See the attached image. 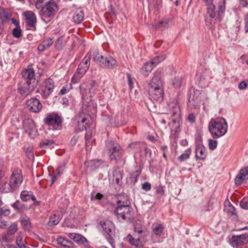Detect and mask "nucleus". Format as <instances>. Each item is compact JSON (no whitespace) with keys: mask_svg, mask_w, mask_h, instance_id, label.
<instances>
[{"mask_svg":"<svg viewBox=\"0 0 248 248\" xmlns=\"http://www.w3.org/2000/svg\"><path fill=\"white\" fill-rule=\"evenodd\" d=\"M54 82L50 78L46 79L44 82L42 86V92L44 97H48L54 89Z\"/></svg>","mask_w":248,"mask_h":248,"instance_id":"6ab92c4d","label":"nucleus"},{"mask_svg":"<svg viewBox=\"0 0 248 248\" xmlns=\"http://www.w3.org/2000/svg\"><path fill=\"white\" fill-rule=\"evenodd\" d=\"M16 244L19 248H29L27 246L24 236L22 232H19L16 237Z\"/></svg>","mask_w":248,"mask_h":248,"instance_id":"cd10ccee","label":"nucleus"},{"mask_svg":"<svg viewBox=\"0 0 248 248\" xmlns=\"http://www.w3.org/2000/svg\"><path fill=\"white\" fill-rule=\"evenodd\" d=\"M172 121L176 127H178L179 126V123L181 121V116L179 113L174 112L172 114Z\"/></svg>","mask_w":248,"mask_h":248,"instance_id":"c03bdc74","label":"nucleus"},{"mask_svg":"<svg viewBox=\"0 0 248 248\" xmlns=\"http://www.w3.org/2000/svg\"><path fill=\"white\" fill-rule=\"evenodd\" d=\"M239 2L243 8H246L248 5V2L247 0H239Z\"/></svg>","mask_w":248,"mask_h":248,"instance_id":"0e129e2a","label":"nucleus"},{"mask_svg":"<svg viewBox=\"0 0 248 248\" xmlns=\"http://www.w3.org/2000/svg\"><path fill=\"white\" fill-rule=\"evenodd\" d=\"M247 86L248 84L245 81H242L239 83L238 89L240 90H244L247 88Z\"/></svg>","mask_w":248,"mask_h":248,"instance_id":"6e6d98bb","label":"nucleus"},{"mask_svg":"<svg viewBox=\"0 0 248 248\" xmlns=\"http://www.w3.org/2000/svg\"><path fill=\"white\" fill-rule=\"evenodd\" d=\"M217 142L216 140L210 139L209 140V148L213 150L217 148Z\"/></svg>","mask_w":248,"mask_h":248,"instance_id":"8fccbe9b","label":"nucleus"},{"mask_svg":"<svg viewBox=\"0 0 248 248\" xmlns=\"http://www.w3.org/2000/svg\"><path fill=\"white\" fill-rule=\"evenodd\" d=\"M149 232L144 230L140 224H136L134 226V232L132 234H128L125 238V240L132 246L137 248H142V243L147 241V237Z\"/></svg>","mask_w":248,"mask_h":248,"instance_id":"f03ea898","label":"nucleus"},{"mask_svg":"<svg viewBox=\"0 0 248 248\" xmlns=\"http://www.w3.org/2000/svg\"><path fill=\"white\" fill-rule=\"evenodd\" d=\"M90 56L86 55L78 66L77 71L72 78L71 81L74 84L78 83L89 69L90 64Z\"/></svg>","mask_w":248,"mask_h":248,"instance_id":"423d86ee","label":"nucleus"},{"mask_svg":"<svg viewBox=\"0 0 248 248\" xmlns=\"http://www.w3.org/2000/svg\"><path fill=\"white\" fill-rule=\"evenodd\" d=\"M57 244L64 248H70L72 247L73 243L62 237H58L57 239Z\"/></svg>","mask_w":248,"mask_h":248,"instance_id":"2f4dec72","label":"nucleus"},{"mask_svg":"<svg viewBox=\"0 0 248 248\" xmlns=\"http://www.w3.org/2000/svg\"><path fill=\"white\" fill-rule=\"evenodd\" d=\"M113 181L119 185L123 179V172L119 170H115L113 171Z\"/></svg>","mask_w":248,"mask_h":248,"instance_id":"4c0bfd02","label":"nucleus"},{"mask_svg":"<svg viewBox=\"0 0 248 248\" xmlns=\"http://www.w3.org/2000/svg\"><path fill=\"white\" fill-rule=\"evenodd\" d=\"M144 144L143 142H135L129 145V147L134 150L136 153L140 152L144 147Z\"/></svg>","mask_w":248,"mask_h":248,"instance_id":"58836bf2","label":"nucleus"},{"mask_svg":"<svg viewBox=\"0 0 248 248\" xmlns=\"http://www.w3.org/2000/svg\"><path fill=\"white\" fill-rule=\"evenodd\" d=\"M224 205V210L228 215L231 216H234L235 217H237L235 209L229 201H225Z\"/></svg>","mask_w":248,"mask_h":248,"instance_id":"7c9ffc66","label":"nucleus"},{"mask_svg":"<svg viewBox=\"0 0 248 248\" xmlns=\"http://www.w3.org/2000/svg\"><path fill=\"white\" fill-rule=\"evenodd\" d=\"M93 60L100 66L107 68H114L117 65L116 61L111 56L104 57L99 53L94 56Z\"/></svg>","mask_w":248,"mask_h":248,"instance_id":"1a4fd4ad","label":"nucleus"},{"mask_svg":"<svg viewBox=\"0 0 248 248\" xmlns=\"http://www.w3.org/2000/svg\"><path fill=\"white\" fill-rule=\"evenodd\" d=\"M170 20L168 19H166L163 20H160L154 24V28L155 29H158L160 27H167L168 26Z\"/></svg>","mask_w":248,"mask_h":248,"instance_id":"79ce46f5","label":"nucleus"},{"mask_svg":"<svg viewBox=\"0 0 248 248\" xmlns=\"http://www.w3.org/2000/svg\"><path fill=\"white\" fill-rule=\"evenodd\" d=\"M10 211L9 209H2L0 208V216H7L10 214Z\"/></svg>","mask_w":248,"mask_h":248,"instance_id":"5fc2aeb1","label":"nucleus"},{"mask_svg":"<svg viewBox=\"0 0 248 248\" xmlns=\"http://www.w3.org/2000/svg\"><path fill=\"white\" fill-rule=\"evenodd\" d=\"M103 229V234L109 243L113 242V238L114 236V227L113 223L109 221H107L102 225Z\"/></svg>","mask_w":248,"mask_h":248,"instance_id":"f8f14e48","label":"nucleus"},{"mask_svg":"<svg viewBox=\"0 0 248 248\" xmlns=\"http://www.w3.org/2000/svg\"><path fill=\"white\" fill-rule=\"evenodd\" d=\"M225 3L226 0H220L218 3V10L217 16L216 6L214 4H211L207 7V16L205 18V22L207 25L214 24L217 19L218 21L221 20L222 15L225 10Z\"/></svg>","mask_w":248,"mask_h":248,"instance_id":"20e7f679","label":"nucleus"},{"mask_svg":"<svg viewBox=\"0 0 248 248\" xmlns=\"http://www.w3.org/2000/svg\"><path fill=\"white\" fill-rule=\"evenodd\" d=\"M230 243L233 248H239L248 243V234L233 235L230 240Z\"/></svg>","mask_w":248,"mask_h":248,"instance_id":"2eb2a0df","label":"nucleus"},{"mask_svg":"<svg viewBox=\"0 0 248 248\" xmlns=\"http://www.w3.org/2000/svg\"><path fill=\"white\" fill-rule=\"evenodd\" d=\"M21 199L24 202H26L30 199L34 202V204L38 205L40 204V202L36 200L35 197L30 192L24 190L22 191L20 194Z\"/></svg>","mask_w":248,"mask_h":248,"instance_id":"b1692460","label":"nucleus"},{"mask_svg":"<svg viewBox=\"0 0 248 248\" xmlns=\"http://www.w3.org/2000/svg\"><path fill=\"white\" fill-rule=\"evenodd\" d=\"M187 119H188V121L191 123H194L195 121V115L193 113H191V114H189V115L188 116Z\"/></svg>","mask_w":248,"mask_h":248,"instance_id":"bf43d9fd","label":"nucleus"},{"mask_svg":"<svg viewBox=\"0 0 248 248\" xmlns=\"http://www.w3.org/2000/svg\"><path fill=\"white\" fill-rule=\"evenodd\" d=\"M58 7L55 2L49 1L42 9V15L45 18H50L54 16Z\"/></svg>","mask_w":248,"mask_h":248,"instance_id":"9d476101","label":"nucleus"},{"mask_svg":"<svg viewBox=\"0 0 248 248\" xmlns=\"http://www.w3.org/2000/svg\"><path fill=\"white\" fill-rule=\"evenodd\" d=\"M64 169V166H60L57 169V174L60 175L63 172Z\"/></svg>","mask_w":248,"mask_h":248,"instance_id":"e2e57ef3","label":"nucleus"},{"mask_svg":"<svg viewBox=\"0 0 248 248\" xmlns=\"http://www.w3.org/2000/svg\"><path fill=\"white\" fill-rule=\"evenodd\" d=\"M28 26L31 28L35 27L37 22L36 17L35 14L30 11H27L24 13Z\"/></svg>","mask_w":248,"mask_h":248,"instance_id":"5701e85b","label":"nucleus"},{"mask_svg":"<svg viewBox=\"0 0 248 248\" xmlns=\"http://www.w3.org/2000/svg\"><path fill=\"white\" fill-rule=\"evenodd\" d=\"M164 91L163 83L160 74L156 73L149 84L148 91Z\"/></svg>","mask_w":248,"mask_h":248,"instance_id":"9b49d317","label":"nucleus"},{"mask_svg":"<svg viewBox=\"0 0 248 248\" xmlns=\"http://www.w3.org/2000/svg\"><path fill=\"white\" fill-rule=\"evenodd\" d=\"M141 173V170L139 169L133 172L131 174V176L130 177V179L132 180V181H134V182H136L138 181V177L140 176V175Z\"/></svg>","mask_w":248,"mask_h":248,"instance_id":"de8ad7c7","label":"nucleus"},{"mask_svg":"<svg viewBox=\"0 0 248 248\" xmlns=\"http://www.w3.org/2000/svg\"><path fill=\"white\" fill-rule=\"evenodd\" d=\"M67 42V38L64 35H62L57 39L55 42V47L59 50L62 49Z\"/></svg>","mask_w":248,"mask_h":248,"instance_id":"c85d7f7f","label":"nucleus"},{"mask_svg":"<svg viewBox=\"0 0 248 248\" xmlns=\"http://www.w3.org/2000/svg\"><path fill=\"white\" fill-rule=\"evenodd\" d=\"M78 140V136H74L72 138L70 143L72 145H74L77 143Z\"/></svg>","mask_w":248,"mask_h":248,"instance_id":"338daca9","label":"nucleus"},{"mask_svg":"<svg viewBox=\"0 0 248 248\" xmlns=\"http://www.w3.org/2000/svg\"><path fill=\"white\" fill-rule=\"evenodd\" d=\"M155 66L151 62H146L141 69L142 74L147 77L148 73L152 71Z\"/></svg>","mask_w":248,"mask_h":248,"instance_id":"72a5a7b5","label":"nucleus"},{"mask_svg":"<svg viewBox=\"0 0 248 248\" xmlns=\"http://www.w3.org/2000/svg\"><path fill=\"white\" fill-rule=\"evenodd\" d=\"M92 133L90 131L87 132L85 135V140H86V144L87 145L88 144V141L91 139L92 137Z\"/></svg>","mask_w":248,"mask_h":248,"instance_id":"052dcab7","label":"nucleus"},{"mask_svg":"<svg viewBox=\"0 0 248 248\" xmlns=\"http://www.w3.org/2000/svg\"><path fill=\"white\" fill-rule=\"evenodd\" d=\"M191 154V148H188L186 150L184 153L182 154L180 156L178 157V160L180 162H183L186 159H187L189 158L190 155Z\"/></svg>","mask_w":248,"mask_h":248,"instance_id":"a19ab883","label":"nucleus"},{"mask_svg":"<svg viewBox=\"0 0 248 248\" xmlns=\"http://www.w3.org/2000/svg\"><path fill=\"white\" fill-rule=\"evenodd\" d=\"M61 219V217L59 215L54 214L50 217L48 225L49 226H55L60 222Z\"/></svg>","mask_w":248,"mask_h":248,"instance_id":"c9c22d12","label":"nucleus"},{"mask_svg":"<svg viewBox=\"0 0 248 248\" xmlns=\"http://www.w3.org/2000/svg\"><path fill=\"white\" fill-rule=\"evenodd\" d=\"M18 230L17 224L16 223L14 222L11 225L8 227L7 235L3 236L2 237V240L7 242L9 241L7 238V235H14Z\"/></svg>","mask_w":248,"mask_h":248,"instance_id":"c756f323","label":"nucleus"},{"mask_svg":"<svg viewBox=\"0 0 248 248\" xmlns=\"http://www.w3.org/2000/svg\"><path fill=\"white\" fill-rule=\"evenodd\" d=\"M26 104L28 109L32 112L38 113L42 108L41 102L36 98H31L27 100Z\"/></svg>","mask_w":248,"mask_h":248,"instance_id":"dca6fc26","label":"nucleus"},{"mask_svg":"<svg viewBox=\"0 0 248 248\" xmlns=\"http://www.w3.org/2000/svg\"><path fill=\"white\" fill-rule=\"evenodd\" d=\"M4 172L0 170V191L4 193L12 192L16 189L11 184V182H6L3 180Z\"/></svg>","mask_w":248,"mask_h":248,"instance_id":"a211bd4d","label":"nucleus"},{"mask_svg":"<svg viewBox=\"0 0 248 248\" xmlns=\"http://www.w3.org/2000/svg\"><path fill=\"white\" fill-rule=\"evenodd\" d=\"M53 43V41L52 40V39L51 38H48L43 42V43L44 44V45L46 48L49 47L52 45Z\"/></svg>","mask_w":248,"mask_h":248,"instance_id":"603ef678","label":"nucleus"},{"mask_svg":"<svg viewBox=\"0 0 248 248\" xmlns=\"http://www.w3.org/2000/svg\"><path fill=\"white\" fill-rule=\"evenodd\" d=\"M116 203L118 206L114 212L118 218L123 220L129 218L131 216V209L127 202L118 200Z\"/></svg>","mask_w":248,"mask_h":248,"instance_id":"6e6552de","label":"nucleus"},{"mask_svg":"<svg viewBox=\"0 0 248 248\" xmlns=\"http://www.w3.org/2000/svg\"><path fill=\"white\" fill-rule=\"evenodd\" d=\"M13 35L17 38H19L22 35L21 30L20 26L16 27L12 31Z\"/></svg>","mask_w":248,"mask_h":248,"instance_id":"a18cd8bd","label":"nucleus"},{"mask_svg":"<svg viewBox=\"0 0 248 248\" xmlns=\"http://www.w3.org/2000/svg\"><path fill=\"white\" fill-rule=\"evenodd\" d=\"M87 92V90L85 89L82 88L81 87H80V92L82 94V98L85 99L87 97V95L86 94V93Z\"/></svg>","mask_w":248,"mask_h":248,"instance_id":"69168bd1","label":"nucleus"},{"mask_svg":"<svg viewBox=\"0 0 248 248\" xmlns=\"http://www.w3.org/2000/svg\"><path fill=\"white\" fill-rule=\"evenodd\" d=\"M164 230V226L161 224L157 223L153 225L152 231L154 235L160 236Z\"/></svg>","mask_w":248,"mask_h":248,"instance_id":"473e14b6","label":"nucleus"},{"mask_svg":"<svg viewBox=\"0 0 248 248\" xmlns=\"http://www.w3.org/2000/svg\"><path fill=\"white\" fill-rule=\"evenodd\" d=\"M241 207L245 209H248V198H244L240 202Z\"/></svg>","mask_w":248,"mask_h":248,"instance_id":"3c124183","label":"nucleus"},{"mask_svg":"<svg viewBox=\"0 0 248 248\" xmlns=\"http://www.w3.org/2000/svg\"><path fill=\"white\" fill-rule=\"evenodd\" d=\"M62 117L54 112L47 113L44 119V124L52 126L54 130H61L62 128Z\"/></svg>","mask_w":248,"mask_h":248,"instance_id":"39448f33","label":"nucleus"},{"mask_svg":"<svg viewBox=\"0 0 248 248\" xmlns=\"http://www.w3.org/2000/svg\"><path fill=\"white\" fill-rule=\"evenodd\" d=\"M245 30L246 32H248V13L245 16Z\"/></svg>","mask_w":248,"mask_h":248,"instance_id":"13d9d810","label":"nucleus"},{"mask_svg":"<svg viewBox=\"0 0 248 248\" xmlns=\"http://www.w3.org/2000/svg\"><path fill=\"white\" fill-rule=\"evenodd\" d=\"M156 193L160 195H163L164 193L163 187L160 186H158L156 188Z\"/></svg>","mask_w":248,"mask_h":248,"instance_id":"4d7b16f0","label":"nucleus"},{"mask_svg":"<svg viewBox=\"0 0 248 248\" xmlns=\"http://www.w3.org/2000/svg\"><path fill=\"white\" fill-rule=\"evenodd\" d=\"M100 160L94 159L89 161L87 162V166L90 168L91 170H94L97 169L101 164Z\"/></svg>","mask_w":248,"mask_h":248,"instance_id":"e433bc0d","label":"nucleus"},{"mask_svg":"<svg viewBox=\"0 0 248 248\" xmlns=\"http://www.w3.org/2000/svg\"><path fill=\"white\" fill-rule=\"evenodd\" d=\"M46 49V46H45V45H44V44L43 43H42V44L39 45L38 46V50L40 51H43Z\"/></svg>","mask_w":248,"mask_h":248,"instance_id":"774afa93","label":"nucleus"},{"mask_svg":"<svg viewBox=\"0 0 248 248\" xmlns=\"http://www.w3.org/2000/svg\"><path fill=\"white\" fill-rule=\"evenodd\" d=\"M10 18V14L5 10L0 11V24L2 25Z\"/></svg>","mask_w":248,"mask_h":248,"instance_id":"ea45409f","label":"nucleus"},{"mask_svg":"<svg viewBox=\"0 0 248 248\" xmlns=\"http://www.w3.org/2000/svg\"><path fill=\"white\" fill-rule=\"evenodd\" d=\"M23 128L25 132L31 137L36 131L34 121L30 118L26 119L23 121Z\"/></svg>","mask_w":248,"mask_h":248,"instance_id":"f3484780","label":"nucleus"},{"mask_svg":"<svg viewBox=\"0 0 248 248\" xmlns=\"http://www.w3.org/2000/svg\"><path fill=\"white\" fill-rule=\"evenodd\" d=\"M69 236L72 238L75 242L79 244H83L85 247L87 246L88 243L86 239L81 235L72 233L69 234Z\"/></svg>","mask_w":248,"mask_h":248,"instance_id":"a878e982","label":"nucleus"},{"mask_svg":"<svg viewBox=\"0 0 248 248\" xmlns=\"http://www.w3.org/2000/svg\"><path fill=\"white\" fill-rule=\"evenodd\" d=\"M20 221L24 230H29L31 227L30 218L27 216H22L20 218Z\"/></svg>","mask_w":248,"mask_h":248,"instance_id":"f704fd0d","label":"nucleus"},{"mask_svg":"<svg viewBox=\"0 0 248 248\" xmlns=\"http://www.w3.org/2000/svg\"><path fill=\"white\" fill-rule=\"evenodd\" d=\"M96 111V106L91 101L88 104L83 103L80 110L74 118L75 124L80 131L86 130L90 121V113L94 114Z\"/></svg>","mask_w":248,"mask_h":248,"instance_id":"f257e3e1","label":"nucleus"},{"mask_svg":"<svg viewBox=\"0 0 248 248\" xmlns=\"http://www.w3.org/2000/svg\"><path fill=\"white\" fill-rule=\"evenodd\" d=\"M9 181L16 189H17L23 182L22 171L19 169H15L10 177Z\"/></svg>","mask_w":248,"mask_h":248,"instance_id":"ddd939ff","label":"nucleus"},{"mask_svg":"<svg viewBox=\"0 0 248 248\" xmlns=\"http://www.w3.org/2000/svg\"><path fill=\"white\" fill-rule=\"evenodd\" d=\"M166 58V56L165 54H162L160 56L155 57L151 61L154 66H156L160 62L164 61Z\"/></svg>","mask_w":248,"mask_h":248,"instance_id":"37998d69","label":"nucleus"},{"mask_svg":"<svg viewBox=\"0 0 248 248\" xmlns=\"http://www.w3.org/2000/svg\"><path fill=\"white\" fill-rule=\"evenodd\" d=\"M53 143V140L45 139L43 140L40 144L41 147H46L51 146Z\"/></svg>","mask_w":248,"mask_h":248,"instance_id":"49530a36","label":"nucleus"},{"mask_svg":"<svg viewBox=\"0 0 248 248\" xmlns=\"http://www.w3.org/2000/svg\"><path fill=\"white\" fill-rule=\"evenodd\" d=\"M151 188V185L148 182H145L142 185V189L146 191L150 190Z\"/></svg>","mask_w":248,"mask_h":248,"instance_id":"864d4df0","label":"nucleus"},{"mask_svg":"<svg viewBox=\"0 0 248 248\" xmlns=\"http://www.w3.org/2000/svg\"><path fill=\"white\" fill-rule=\"evenodd\" d=\"M208 128L213 138H218L227 133L228 124L226 120L222 117L212 118L208 124Z\"/></svg>","mask_w":248,"mask_h":248,"instance_id":"7ed1b4c3","label":"nucleus"},{"mask_svg":"<svg viewBox=\"0 0 248 248\" xmlns=\"http://www.w3.org/2000/svg\"><path fill=\"white\" fill-rule=\"evenodd\" d=\"M150 99L154 102H161L164 97V91H148Z\"/></svg>","mask_w":248,"mask_h":248,"instance_id":"412c9836","label":"nucleus"},{"mask_svg":"<svg viewBox=\"0 0 248 248\" xmlns=\"http://www.w3.org/2000/svg\"><path fill=\"white\" fill-rule=\"evenodd\" d=\"M108 154L111 160H118L122 157V152L120 146L113 140L106 142Z\"/></svg>","mask_w":248,"mask_h":248,"instance_id":"0eeeda50","label":"nucleus"},{"mask_svg":"<svg viewBox=\"0 0 248 248\" xmlns=\"http://www.w3.org/2000/svg\"><path fill=\"white\" fill-rule=\"evenodd\" d=\"M22 76L24 79L26 80V81H36L34 78V71L31 65H29L27 68L22 71Z\"/></svg>","mask_w":248,"mask_h":248,"instance_id":"4be33fe9","label":"nucleus"},{"mask_svg":"<svg viewBox=\"0 0 248 248\" xmlns=\"http://www.w3.org/2000/svg\"><path fill=\"white\" fill-rule=\"evenodd\" d=\"M72 88V85L71 84H68L64 86L61 90L60 91V94L63 95L69 92L70 90Z\"/></svg>","mask_w":248,"mask_h":248,"instance_id":"09e8293b","label":"nucleus"},{"mask_svg":"<svg viewBox=\"0 0 248 248\" xmlns=\"http://www.w3.org/2000/svg\"><path fill=\"white\" fill-rule=\"evenodd\" d=\"M7 226V222L5 220L0 219V228L5 229Z\"/></svg>","mask_w":248,"mask_h":248,"instance_id":"680f3d73","label":"nucleus"},{"mask_svg":"<svg viewBox=\"0 0 248 248\" xmlns=\"http://www.w3.org/2000/svg\"><path fill=\"white\" fill-rule=\"evenodd\" d=\"M84 18V13L83 10L81 8L77 9L74 12L73 19V21L77 24L81 22Z\"/></svg>","mask_w":248,"mask_h":248,"instance_id":"bb28decb","label":"nucleus"},{"mask_svg":"<svg viewBox=\"0 0 248 248\" xmlns=\"http://www.w3.org/2000/svg\"><path fill=\"white\" fill-rule=\"evenodd\" d=\"M248 176V166L242 169L236 176L234 182L237 186L241 185Z\"/></svg>","mask_w":248,"mask_h":248,"instance_id":"aec40b11","label":"nucleus"},{"mask_svg":"<svg viewBox=\"0 0 248 248\" xmlns=\"http://www.w3.org/2000/svg\"><path fill=\"white\" fill-rule=\"evenodd\" d=\"M37 85V81H26L18 88V91L23 96L26 97L34 91Z\"/></svg>","mask_w":248,"mask_h":248,"instance_id":"4468645a","label":"nucleus"},{"mask_svg":"<svg viewBox=\"0 0 248 248\" xmlns=\"http://www.w3.org/2000/svg\"><path fill=\"white\" fill-rule=\"evenodd\" d=\"M196 156L201 160H204L206 157L205 148L202 145H198L196 146L195 151Z\"/></svg>","mask_w":248,"mask_h":248,"instance_id":"393cba45","label":"nucleus"}]
</instances>
